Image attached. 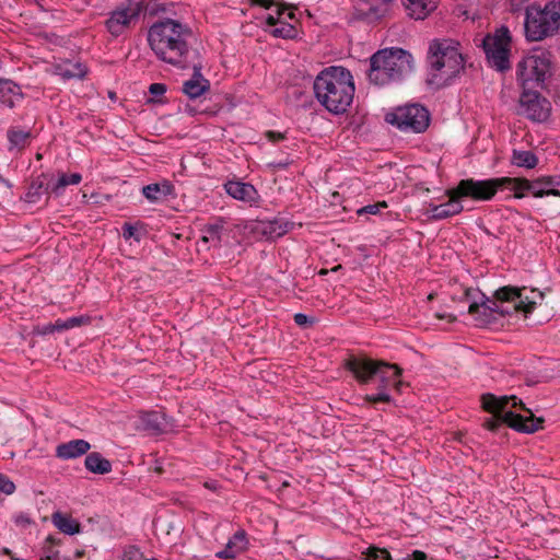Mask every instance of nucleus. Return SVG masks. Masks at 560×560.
Listing matches in <instances>:
<instances>
[{
    "label": "nucleus",
    "mask_w": 560,
    "mask_h": 560,
    "mask_svg": "<svg viewBox=\"0 0 560 560\" xmlns=\"http://www.w3.org/2000/svg\"><path fill=\"white\" fill-rule=\"evenodd\" d=\"M191 36L186 24L165 18L149 27L148 44L159 60L178 68L200 56L188 42Z\"/></svg>",
    "instance_id": "obj_1"
},
{
    "label": "nucleus",
    "mask_w": 560,
    "mask_h": 560,
    "mask_svg": "<svg viewBox=\"0 0 560 560\" xmlns=\"http://www.w3.org/2000/svg\"><path fill=\"white\" fill-rule=\"evenodd\" d=\"M481 406L493 415L483 422L489 431L497 432L503 424L522 433H535L542 429L544 419L535 417L515 395L498 397L490 393L483 394Z\"/></svg>",
    "instance_id": "obj_2"
},
{
    "label": "nucleus",
    "mask_w": 560,
    "mask_h": 560,
    "mask_svg": "<svg viewBox=\"0 0 560 560\" xmlns=\"http://www.w3.org/2000/svg\"><path fill=\"white\" fill-rule=\"evenodd\" d=\"M316 100L329 113L340 115L353 102L354 82L349 70L342 67L324 69L314 80Z\"/></svg>",
    "instance_id": "obj_3"
},
{
    "label": "nucleus",
    "mask_w": 560,
    "mask_h": 560,
    "mask_svg": "<svg viewBox=\"0 0 560 560\" xmlns=\"http://www.w3.org/2000/svg\"><path fill=\"white\" fill-rule=\"evenodd\" d=\"M413 71L412 55L397 47L384 48L370 57L368 78L370 83L384 86L400 83Z\"/></svg>",
    "instance_id": "obj_4"
},
{
    "label": "nucleus",
    "mask_w": 560,
    "mask_h": 560,
    "mask_svg": "<svg viewBox=\"0 0 560 560\" xmlns=\"http://www.w3.org/2000/svg\"><path fill=\"white\" fill-rule=\"evenodd\" d=\"M466 295L471 300L468 312L477 315L482 314L488 318L492 314L500 316L512 315L516 312L529 313L534 310L535 301H529L527 296H523L520 289L514 287H502L494 292L493 299L486 296L482 292L476 290H467Z\"/></svg>",
    "instance_id": "obj_5"
},
{
    "label": "nucleus",
    "mask_w": 560,
    "mask_h": 560,
    "mask_svg": "<svg viewBox=\"0 0 560 560\" xmlns=\"http://www.w3.org/2000/svg\"><path fill=\"white\" fill-rule=\"evenodd\" d=\"M453 40H433L428 52V83L438 88L448 85L464 69V58Z\"/></svg>",
    "instance_id": "obj_6"
},
{
    "label": "nucleus",
    "mask_w": 560,
    "mask_h": 560,
    "mask_svg": "<svg viewBox=\"0 0 560 560\" xmlns=\"http://www.w3.org/2000/svg\"><path fill=\"white\" fill-rule=\"evenodd\" d=\"M345 366L361 384H369L373 380H378L377 389L384 392H387L390 386L399 390L402 385L399 380L402 370L397 364H390L366 357L351 355L346 360Z\"/></svg>",
    "instance_id": "obj_7"
},
{
    "label": "nucleus",
    "mask_w": 560,
    "mask_h": 560,
    "mask_svg": "<svg viewBox=\"0 0 560 560\" xmlns=\"http://www.w3.org/2000/svg\"><path fill=\"white\" fill-rule=\"evenodd\" d=\"M560 27V0H552L544 8L530 4L525 10L524 30L527 40L539 42L552 36Z\"/></svg>",
    "instance_id": "obj_8"
},
{
    "label": "nucleus",
    "mask_w": 560,
    "mask_h": 560,
    "mask_svg": "<svg viewBox=\"0 0 560 560\" xmlns=\"http://www.w3.org/2000/svg\"><path fill=\"white\" fill-rule=\"evenodd\" d=\"M550 58L547 51L525 56L516 67V78L523 90L542 86L550 74Z\"/></svg>",
    "instance_id": "obj_9"
},
{
    "label": "nucleus",
    "mask_w": 560,
    "mask_h": 560,
    "mask_svg": "<svg viewBox=\"0 0 560 560\" xmlns=\"http://www.w3.org/2000/svg\"><path fill=\"white\" fill-rule=\"evenodd\" d=\"M386 121L405 132L420 133L427 130L430 124L429 110L419 104L397 107L387 114Z\"/></svg>",
    "instance_id": "obj_10"
},
{
    "label": "nucleus",
    "mask_w": 560,
    "mask_h": 560,
    "mask_svg": "<svg viewBox=\"0 0 560 560\" xmlns=\"http://www.w3.org/2000/svg\"><path fill=\"white\" fill-rule=\"evenodd\" d=\"M512 180L509 177L489 179H462L455 187V194L460 198H471L476 201L491 200L501 188H509Z\"/></svg>",
    "instance_id": "obj_11"
},
{
    "label": "nucleus",
    "mask_w": 560,
    "mask_h": 560,
    "mask_svg": "<svg viewBox=\"0 0 560 560\" xmlns=\"http://www.w3.org/2000/svg\"><path fill=\"white\" fill-rule=\"evenodd\" d=\"M144 9L145 5L141 0H126L119 3L108 13L105 21L106 30L114 37L122 35L132 23L138 21Z\"/></svg>",
    "instance_id": "obj_12"
},
{
    "label": "nucleus",
    "mask_w": 560,
    "mask_h": 560,
    "mask_svg": "<svg viewBox=\"0 0 560 560\" xmlns=\"http://www.w3.org/2000/svg\"><path fill=\"white\" fill-rule=\"evenodd\" d=\"M510 189L514 190V198L521 199L525 197L526 192L532 194L536 198L545 196L560 197V174L556 176H541L534 180L520 177H509Z\"/></svg>",
    "instance_id": "obj_13"
},
{
    "label": "nucleus",
    "mask_w": 560,
    "mask_h": 560,
    "mask_svg": "<svg viewBox=\"0 0 560 560\" xmlns=\"http://www.w3.org/2000/svg\"><path fill=\"white\" fill-rule=\"evenodd\" d=\"M510 32L502 27L494 35H487L482 40V47L489 65L500 72L510 69Z\"/></svg>",
    "instance_id": "obj_14"
},
{
    "label": "nucleus",
    "mask_w": 560,
    "mask_h": 560,
    "mask_svg": "<svg viewBox=\"0 0 560 560\" xmlns=\"http://www.w3.org/2000/svg\"><path fill=\"white\" fill-rule=\"evenodd\" d=\"M253 5H258L264 9L270 10L276 8V15L268 14L266 24L272 26L269 33L277 38L294 39L298 36V30L294 25L282 21V15L290 7L281 0H249Z\"/></svg>",
    "instance_id": "obj_15"
},
{
    "label": "nucleus",
    "mask_w": 560,
    "mask_h": 560,
    "mask_svg": "<svg viewBox=\"0 0 560 560\" xmlns=\"http://www.w3.org/2000/svg\"><path fill=\"white\" fill-rule=\"evenodd\" d=\"M550 103L537 91L523 90L520 97V114L537 122L546 121L550 115Z\"/></svg>",
    "instance_id": "obj_16"
},
{
    "label": "nucleus",
    "mask_w": 560,
    "mask_h": 560,
    "mask_svg": "<svg viewBox=\"0 0 560 560\" xmlns=\"http://www.w3.org/2000/svg\"><path fill=\"white\" fill-rule=\"evenodd\" d=\"M203 68L201 55L196 57L192 62H187L177 69H192V75L183 84V92L189 98H197L210 90V81L203 78L201 70Z\"/></svg>",
    "instance_id": "obj_17"
},
{
    "label": "nucleus",
    "mask_w": 560,
    "mask_h": 560,
    "mask_svg": "<svg viewBox=\"0 0 560 560\" xmlns=\"http://www.w3.org/2000/svg\"><path fill=\"white\" fill-rule=\"evenodd\" d=\"M447 195L450 199L446 202L441 205H429L428 213L431 220H444L453 215L459 214L464 210V207L460 202L462 198L457 197V194H455V188L448 190Z\"/></svg>",
    "instance_id": "obj_18"
},
{
    "label": "nucleus",
    "mask_w": 560,
    "mask_h": 560,
    "mask_svg": "<svg viewBox=\"0 0 560 560\" xmlns=\"http://www.w3.org/2000/svg\"><path fill=\"white\" fill-rule=\"evenodd\" d=\"M224 187L229 196L250 206L257 205L260 199L257 189L249 183L230 180L224 185Z\"/></svg>",
    "instance_id": "obj_19"
},
{
    "label": "nucleus",
    "mask_w": 560,
    "mask_h": 560,
    "mask_svg": "<svg viewBox=\"0 0 560 560\" xmlns=\"http://www.w3.org/2000/svg\"><path fill=\"white\" fill-rule=\"evenodd\" d=\"M167 427L166 416L161 411H145L138 419V429L149 434H162L166 432Z\"/></svg>",
    "instance_id": "obj_20"
},
{
    "label": "nucleus",
    "mask_w": 560,
    "mask_h": 560,
    "mask_svg": "<svg viewBox=\"0 0 560 560\" xmlns=\"http://www.w3.org/2000/svg\"><path fill=\"white\" fill-rule=\"evenodd\" d=\"M292 225V222L280 217H276L270 220H259L256 224L255 231L264 235L267 240H275L288 233Z\"/></svg>",
    "instance_id": "obj_21"
},
{
    "label": "nucleus",
    "mask_w": 560,
    "mask_h": 560,
    "mask_svg": "<svg viewBox=\"0 0 560 560\" xmlns=\"http://www.w3.org/2000/svg\"><path fill=\"white\" fill-rule=\"evenodd\" d=\"M35 138L31 129H25L20 126H11L7 130L8 151L20 153L27 148L32 140Z\"/></svg>",
    "instance_id": "obj_22"
},
{
    "label": "nucleus",
    "mask_w": 560,
    "mask_h": 560,
    "mask_svg": "<svg viewBox=\"0 0 560 560\" xmlns=\"http://www.w3.org/2000/svg\"><path fill=\"white\" fill-rule=\"evenodd\" d=\"M248 539L244 529H238L232 537L229 538L225 547L215 552L219 559H235L238 555L247 549Z\"/></svg>",
    "instance_id": "obj_23"
},
{
    "label": "nucleus",
    "mask_w": 560,
    "mask_h": 560,
    "mask_svg": "<svg viewBox=\"0 0 560 560\" xmlns=\"http://www.w3.org/2000/svg\"><path fill=\"white\" fill-rule=\"evenodd\" d=\"M90 448L91 445L85 440H71L69 442L61 443L56 447V456L65 460L73 459L86 454Z\"/></svg>",
    "instance_id": "obj_24"
},
{
    "label": "nucleus",
    "mask_w": 560,
    "mask_h": 560,
    "mask_svg": "<svg viewBox=\"0 0 560 560\" xmlns=\"http://www.w3.org/2000/svg\"><path fill=\"white\" fill-rule=\"evenodd\" d=\"M407 14L415 20H424L438 8V0H402Z\"/></svg>",
    "instance_id": "obj_25"
},
{
    "label": "nucleus",
    "mask_w": 560,
    "mask_h": 560,
    "mask_svg": "<svg viewBox=\"0 0 560 560\" xmlns=\"http://www.w3.org/2000/svg\"><path fill=\"white\" fill-rule=\"evenodd\" d=\"M23 98L21 86L9 79L0 78V102L9 108Z\"/></svg>",
    "instance_id": "obj_26"
},
{
    "label": "nucleus",
    "mask_w": 560,
    "mask_h": 560,
    "mask_svg": "<svg viewBox=\"0 0 560 560\" xmlns=\"http://www.w3.org/2000/svg\"><path fill=\"white\" fill-rule=\"evenodd\" d=\"M45 175L34 178L27 187L23 200L28 203H36L40 200L44 194L51 190V186L45 183Z\"/></svg>",
    "instance_id": "obj_27"
},
{
    "label": "nucleus",
    "mask_w": 560,
    "mask_h": 560,
    "mask_svg": "<svg viewBox=\"0 0 560 560\" xmlns=\"http://www.w3.org/2000/svg\"><path fill=\"white\" fill-rule=\"evenodd\" d=\"M52 524L63 534L74 535L81 530L80 523L68 514L55 512L51 515Z\"/></svg>",
    "instance_id": "obj_28"
},
{
    "label": "nucleus",
    "mask_w": 560,
    "mask_h": 560,
    "mask_svg": "<svg viewBox=\"0 0 560 560\" xmlns=\"http://www.w3.org/2000/svg\"><path fill=\"white\" fill-rule=\"evenodd\" d=\"M84 465L89 471L97 475H105L112 471V463L97 452L89 453L85 456Z\"/></svg>",
    "instance_id": "obj_29"
},
{
    "label": "nucleus",
    "mask_w": 560,
    "mask_h": 560,
    "mask_svg": "<svg viewBox=\"0 0 560 560\" xmlns=\"http://www.w3.org/2000/svg\"><path fill=\"white\" fill-rule=\"evenodd\" d=\"M173 191V186L168 182L162 184L154 183L143 186L142 194L150 202H158Z\"/></svg>",
    "instance_id": "obj_30"
},
{
    "label": "nucleus",
    "mask_w": 560,
    "mask_h": 560,
    "mask_svg": "<svg viewBox=\"0 0 560 560\" xmlns=\"http://www.w3.org/2000/svg\"><path fill=\"white\" fill-rule=\"evenodd\" d=\"M223 230L224 221L222 219H217L214 222L208 223L202 228L201 240L205 243H210L212 246H218L221 243Z\"/></svg>",
    "instance_id": "obj_31"
},
{
    "label": "nucleus",
    "mask_w": 560,
    "mask_h": 560,
    "mask_svg": "<svg viewBox=\"0 0 560 560\" xmlns=\"http://www.w3.org/2000/svg\"><path fill=\"white\" fill-rule=\"evenodd\" d=\"M394 0H366L365 15L371 20L385 16L392 9Z\"/></svg>",
    "instance_id": "obj_32"
},
{
    "label": "nucleus",
    "mask_w": 560,
    "mask_h": 560,
    "mask_svg": "<svg viewBox=\"0 0 560 560\" xmlns=\"http://www.w3.org/2000/svg\"><path fill=\"white\" fill-rule=\"evenodd\" d=\"M511 163L517 167L532 170L537 166L538 158L528 150H513Z\"/></svg>",
    "instance_id": "obj_33"
},
{
    "label": "nucleus",
    "mask_w": 560,
    "mask_h": 560,
    "mask_svg": "<svg viewBox=\"0 0 560 560\" xmlns=\"http://www.w3.org/2000/svg\"><path fill=\"white\" fill-rule=\"evenodd\" d=\"M59 74L63 79H81L86 74V68L80 62H66L59 67Z\"/></svg>",
    "instance_id": "obj_34"
},
{
    "label": "nucleus",
    "mask_w": 560,
    "mask_h": 560,
    "mask_svg": "<svg viewBox=\"0 0 560 560\" xmlns=\"http://www.w3.org/2000/svg\"><path fill=\"white\" fill-rule=\"evenodd\" d=\"M82 180V176L79 173L66 174L62 173L58 177L57 182L51 185V191L56 195H60L65 187L68 185H78Z\"/></svg>",
    "instance_id": "obj_35"
},
{
    "label": "nucleus",
    "mask_w": 560,
    "mask_h": 560,
    "mask_svg": "<svg viewBox=\"0 0 560 560\" xmlns=\"http://www.w3.org/2000/svg\"><path fill=\"white\" fill-rule=\"evenodd\" d=\"M60 542L55 536L49 535L43 545V556L40 560H60L59 551L55 548Z\"/></svg>",
    "instance_id": "obj_36"
},
{
    "label": "nucleus",
    "mask_w": 560,
    "mask_h": 560,
    "mask_svg": "<svg viewBox=\"0 0 560 560\" xmlns=\"http://www.w3.org/2000/svg\"><path fill=\"white\" fill-rule=\"evenodd\" d=\"M366 560H392L390 553L386 549H382L375 546L366 548L363 552Z\"/></svg>",
    "instance_id": "obj_37"
},
{
    "label": "nucleus",
    "mask_w": 560,
    "mask_h": 560,
    "mask_svg": "<svg viewBox=\"0 0 560 560\" xmlns=\"http://www.w3.org/2000/svg\"><path fill=\"white\" fill-rule=\"evenodd\" d=\"M12 521L14 525L21 529H26L30 527L34 522L28 513L26 512H18L12 516Z\"/></svg>",
    "instance_id": "obj_38"
},
{
    "label": "nucleus",
    "mask_w": 560,
    "mask_h": 560,
    "mask_svg": "<svg viewBox=\"0 0 560 560\" xmlns=\"http://www.w3.org/2000/svg\"><path fill=\"white\" fill-rule=\"evenodd\" d=\"M384 208H387L386 201H380V202H376L373 205H368V206L360 208L357 211V213H358V215H363V214H373L374 215V214L380 213L381 209H384Z\"/></svg>",
    "instance_id": "obj_39"
},
{
    "label": "nucleus",
    "mask_w": 560,
    "mask_h": 560,
    "mask_svg": "<svg viewBox=\"0 0 560 560\" xmlns=\"http://www.w3.org/2000/svg\"><path fill=\"white\" fill-rule=\"evenodd\" d=\"M15 491L14 482L5 475L0 474V492L7 495L12 494Z\"/></svg>",
    "instance_id": "obj_40"
},
{
    "label": "nucleus",
    "mask_w": 560,
    "mask_h": 560,
    "mask_svg": "<svg viewBox=\"0 0 560 560\" xmlns=\"http://www.w3.org/2000/svg\"><path fill=\"white\" fill-rule=\"evenodd\" d=\"M365 400L371 404H377V402H389L392 400V398L387 392L378 389L377 394L366 395Z\"/></svg>",
    "instance_id": "obj_41"
},
{
    "label": "nucleus",
    "mask_w": 560,
    "mask_h": 560,
    "mask_svg": "<svg viewBox=\"0 0 560 560\" xmlns=\"http://www.w3.org/2000/svg\"><path fill=\"white\" fill-rule=\"evenodd\" d=\"M67 320H68L69 329H72L74 327H80L82 325L89 324L90 317L89 316H73V317L67 318Z\"/></svg>",
    "instance_id": "obj_42"
},
{
    "label": "nucleus",
    "mask_w": 560,
    "mask_h": 560,
    "mask_svg": "<svg viewBox=\"0 0 560 560\" xmlns=\"http://www.w3.org/2000/svg\"><path fill=\"white\" fill-rule=\"evenodd\" d=\"M166 85L164 83H152L149 86V92L155 98L163 96L166 93Z\"/></svg>",
    "instance_id": "obj_43"
},
{
    "label": "nucleus",
    "mask_w": 560,
    "mask_h": 560,
    "mask_svg": "<svg viewBox=\"0 0 560 560\" xmlns=\"http://www.w3.org/2000/svg\"><path fill=\"white\" fill-rule=\"evenodd\" d=\"M294 323L298 325V326H301V327H306L307 325H311L314 323V319L303 313H296L294 315Z\"/></svg>",
    "instance_id": "obj_44"
},
{
    "label": "nucleus",
    "mask_w": 560,
    "mask_h": 560,
    "mask_svg": "<svg viewBox=\"0 0 560 560\" xmlns=\"http://www.w3.org/2000/svg\"><path fill=\"white\" fill-rule=\"evenodd\" d=\"M139 552V549L135 546H129L125 548L121 560H133L137 553Z\"/></svg>",
    "instance_id": "obj_45"
},
{
    "label": "nucleus",
    "mask_w": 560,
    "mask_h": 560,
    "mask_svg": "<svg viewBox=\"0 0 560 560\" xmlns=\"http://www.w3.org/2000/svg\"><path fill=\"white\" fill-rule=\"evenodd\" d=\"M136 232H137V229L133 225H131L130 223H125L122 225V236L126 240L133 237Z\"/></svg>",
    "instance_id": "obj_46"
},
{
    "label": "nucleus",
    "mask_w": 560,
    "mask_h": 560,
    "mask_svg": "<svg viewBox=\"0 0 560 560\" xmlns=\"http://www.w3.org/2000/svg\"><path fill=\"white\" fill-rule=\"evenodd\" d=\"M36 332L42 336L50 335L56 332L54 323L40 326L36 328Z\"/></svg>",
    "instance_id": "obj_47"
},
{
    "label": "nucleus",
    "mask_w": 560,
    "mask_h": 560,
    "mask_svg": "<svg viewBox=\"0 0 560 560\" xmlns=\"http://www.w3.org/2000/svg\"><path fill=\"white\" fill-rule=\"evenodd\" d=\"M266 138L270 142L276 143V142H279V141L283 140L285 137L281 132L269 130V131L266 132Z\"/></svg>",
    "instance_id": "obj_48"
},
{
    "label": "nucleus",
    "mask_w": 560,
    "mask_h": 560,
    "mask_svg": "<svg viewBox=\"0 0 560 560\" xmlns=\"http://www.w3.org/2000/svg\"><path fill=\"white\" fill-rule=\"evenodd\" d=\"M55 330L58 331V332H61V331H65V330H69V327H68V320L67 319H57L55 323Z\"/></svg>",
    "instance_id": "obj_49"
},
{
    "label": "nucleus",
    "mask_w": 560,
    "mask_h": 560,
    "mask_svg": "<svg viewBox=\"0 0 560 560\" xmlns=\"http://www.w3.org/2000/svg\"><path fill=\"white\" fill-rule=\"evenodd\" d=\"M528 0H510L511 7L513 11H518L522 9L523 4L526 3Z\"/></svg>",
    "instance_id": "obj_50"
},
{
    "label": "nucleus",
    "mask_w": 560,
    "mask_h": 560,
    "mask_svg": "<svg viewBox=\"0 0 560 560\" xmlns=\"http://www.w3.org/2000/svg\"><path fill=\"white\" fill-rule=\"evenodd\" d=\"M412 560H427V553L421 550H415L411 553Z\"/></svg>",
    "instance_id": "obj_51"
},
{
    "label": "nucleus",
    "mask_w": 560,
    "mask_h": 560,
    "mask_svg": "<svg viewBox=\"0 0 560 560\" xmlns=\"http://www.w3.org/2000/svg\"><path fill=\"white\" fill-rule=\"evenodd\" d=\"M289 164L290 163L287 161H281V162L270 163V166H272L273 168H277V170H285L289 166Z\"/></svg>",
    "instance_id": "obj_52"
},
{
    "label": "nucleus",
    "mask_w": 560,
    "mask_h": 560,
    "mask_svg": "<svg viewBox=\"0 0 560 560\" xmlns=\"http://www.w3.org/2000/svg\"><path fill=\"white\" fill-rule=\"evenodd\" d=\"M288 5H289L290 8H289V12L287 13V18H288L289 20H292V21H293V20H295V19H296V18H295V13H294V11H293V9H294V8H293L292 5H290V4H288ZM285 11H288V9H287Z\"/></svg>",
    "instance_id": "obj_53"
},
{
    "label": "nucleus",
    "mask_w": 560,
    "mask_h": 560,
    "mask_svg": "<svg viewBox=\"0 0 560 560\" xmlns=\"http://www.w3.org/2000/svg\"><path fill=\"white\" fill-rule=\"evenodd\" d=\"M319 273H320V275H325V273H327V270H320V272H319Z\"/></svg>",
    "instance_id": "obj_54"
}]
</instances>
